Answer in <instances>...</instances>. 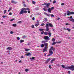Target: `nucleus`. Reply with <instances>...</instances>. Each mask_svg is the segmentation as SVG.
Segmentation results:
<instances>
[{"mask_svg": "<svg viewBox=\"0 0 74 74\" xmlns=\"http://www.w3.org/2000/svg\"><path fill=\"white\" fill-rule=\"evenodd\" d=\"M64 3H61V5H64Z\"/></svg>", "mask_w": 74, "mask_h": 74, "instance_id": "nucleus-56", "label": "nucleus"}, {"mask_svg": "<svg viewBox=\"0 0 74 74\" xmlns=\"http://www.w3.org/2000/svg\"><path fill=\"white\" fill-rule=\"evenodd\" d=\"M67 15H68V16H69V15H71V12H70L69 11H67Z\"/></svg>", "mask_w": 74, "mask_h": 74, "instance_id": "nucleus-9", "label": "nucleus"}, {"mask_svg": "<svg viewBox=\"0 0 74 74\" xmlns=\"http://www.w3.org/2000/svg\"><path fill=\"white\" fill-rule=\"evenodd\" d=\"M55 60H56V58H53V59L52 60H51V63H53V61H55Z\"/></svg>", "mask_w": 74, "mask_h": 74, "instance_id": "nucleus-11", "label": "nucleus"}, {"mask_svg": "<svg viewBox=\"0 0 74 74\" xmlns=\"http://www.w3.org/2000/svg\"><path fill=\"white\" fill-rule=\"evenodd\" d=\"M42 48H43L44 47V44H42L41 46H40Z\"/></svg>", "mask_w": 74, "mask_h": 74, "instance_id": "nucleus-29", "label": "nucleus"}, {"mask_svg": "<svg viewBox=\"0 0 74 74\" xmlns=\"http://www.w3.org/2000/svg\"><path fill=\"white\" fill-rule=\"evenodd\" d=\"M48 40H43L42 41V43H45V42H47Z\"/></svg>", "mask_w": 74, "mask_h": 74, "instance_id": "nucleus-15", "label": "nucleus"}, {"mask_svg": "<svg viewBox=\"0 0 74 74\" xmlns=\"http://www.w3.org/2000/svg\"><path fill=\"white\" fill-rule=\"evenodd\" d=\"M38 25H39V23H37L35 24V26H36V27H37Z\"/></svg>", "mask_w": 74, "mask_h": 74, "instance_id": "nucleus-23", "label": "nucleus"}, {"mask_svg": "<svg viewBox=\"0 0 74 74\" xmlns=\"http://www.w3.org/2000/svg\"><path fill=\"white\" fill-rule=\"evenodd\" d=\"M23 6L24 7H26V4H25V3H24Z\"/></svg>", "mask_w": 74, "mask_h": 74, "instance_id": "nucleus-45", "label": "nucleus"}, {"mask_svg": "<svg viewBox=\"0 0 74 74\" xmlns=\"http://www.w3.org/2000/svg\"><path fill=\"white\" fill-rule=\"evenodd\" d=\"M44 38L45 40H50V38L48 36H45L44 37Z\"/></svg>", "mask_w": 74, "mask_h": 74, "instance_id": "nucleus-5", "label": "nucleus"}, {"mask_svg": "<svg viewBox=\"0 0 74 74\" xmlns=\"http://www.w3.org/2000/svg\"><path fill=\"white\" fill-rule=\"evenodd\" d=\"M52 41H53V42H54L55 41V39L54 38H53L52 39Z\"/></svg>", "mask_w": 74, "mask_h": 74, "instance_id": "nucleus-31", "label": "nucleus"}, {"mask_svg": "<svg viewBox=\"0 0 74 74\" xmlns=\"http://www.w3.org/2000/svg\"><path fill=\"white\" fill-rule=\"evenodd\" d=\"M29 71V69H26L25 70V71H26V72H27Z\"/></svg>", "mask_w": 74, "mask_h": 74, "instance_id": "nucleus-32", "label": "nucleus"}, {"mask_svg": "<svg viewBox=\"0 0 74 74\" xmlns=\"http://www.w3.org/2000/svg\"><path fill=\"white\" fill-rule=\"evenodd\" d=\"M56 1H53V4H55V3H56Z\"/></svg>", "mask_w": 74, "mask_h": 74, "instance_id": "nucleus-47", "label": "nucleus"}, {"mask_svg": "<svg viewBox=\"0 0 74 74\" xmlns=\"http://www.w3.org/2000/svg\"><path fill=\"white\" fill-rule=\"evenodd\" d=\"M48 33L47 32H45L44 33V34H45V35H48Z\"/></svg>", "mask_w": 74, "mask_h": 74, "instance_id": "nucleus-22", "label": "nucleus"}, {"mask_svg": "<svg viewBox=\"0 0 74 74\" xmlns=\"http://www.w3.org/2000/svg\"><path fill=\"white\" fill-rule=\"evenodd\" d=\"M37 23H39V21L38 20H37Z\"/></svg>", "mask_w": 74, "mask_h": 74, "instance_id": "nucleus-57", "label": "nucleus"}, {"mask_svg": "<svg viewBox=\"0 0 74 74\" xmlns=\"http://www.w3.org/2000/svg\"><path fill=\"white\" fill-rule=\"evenodd\" d=\"M32 4H36V2L33 1H32Z\"/></svg>", "mask_w": 74, "mask_h": 74, "instance_id": "nucleus-27", "label": "nucleus"}, {"mask_svg": "<svg viewBox=\"0 0 74 74\" xmlns=\"http://www.w3.org/2000/svg\"><path fill=\"white\" fill-rule=\"evenodd\" d=\"M49 68L50 69H51V65H49Z\"/></svg>", "mask_w": 74, "mask_h": 74, "instance_id": "nucleus-51", "label": "nucleus"}, {"mask_svg": "<svg viewBox=\"0 0 74 74\" xmlns=\"http://www.w3.org/2000/svg\"><path fill=\"white\" fill-rule=\"evenodd\" d=\"M26 37V36L24 35L23 36V38H25Z\"/></svg>", "mask_w": 74, "mask_h": 74, "instance_id": "nucleus-41", "label": "nucleus"}, {"mask_svg": "<svg viewBox=\"0 0 74 74\" xmlns=\"http://www.w3.org/2000/svg\"><path fill=\"white\" fill-rule=\"evenodd\" d=\"M7 49L11 50V49H12V48L10 47H9L7 48Z\"/></svg>", "mask_w": 74, "mask_h": 74, "instance_id": "nucleus-18", "label": "nucleus"}, {"mask_svg": "<svg viewBox=\"0 0 74 74\" xmlns=\"http://www.w3.org/2000/svg\"><path fill=\"white\" fill-rule=\"evenodd\" d=\"M11 3H13L14 4H16V3H18V2H15L13 0H12V1Z\"/></svg>", "mask_w": 74, "mask_h": 74, "instance_id": "nucleus-12", "label": "nucleus"}, {"mask_svg": "<svg viewBox=\"0 0 74 74\" xmlns=\"http://www.w3.org/2000/svg\"><path fill=\"white\" fill-rule=\"evenodd\" d=\"M25 40H21L20 41V43H22V42H24Z\"/></svg>", "mask_w": 74, "mask_h": 74, "instance_id": "nucleus-19", "label": "nucleus"}, {"mask_svg": "<svg viewBox=\"0 0 74 74\" xmlns=\"http://www.w3.org/2000/svg\"><path fill=\"white\" fill-rule=\"evenodd\" d=\"M44 45H45L44 48L43 49V52H45L46 51H47L48 50V44L47 43H45L44 44Z\"/></svg>", "mask_w": 74, "mask_h": 74, "instance_id": "nucleus-4", "label": "nucleus"}, {"mask_svg": "<svg viewBox=\"0 0 74 74\" xmlns=\"http://www.w3.org/2000/svg\"><path fill=\"white\" fill-rule=\"evenodd\" d=\"M39 31H43V30H44V29H39Z\"/></svg>", "mask_w": 74, "mask_h": 74, "instance_id": "nucleus-34", "label": "nucleus"}, {"mask_svg": "<svg viewBox=\"0 0 74 74\" xmlns=\"http://www.w3.org/2000/svg\"><path fill=\"white\" fill-rule=\"evenodd\" d=\"M47 10L49 12H50V13H51V11L52 10H51V8H49Z\"/></svg>", "mask_w": 74, "mask_h": 74, "instance_id": "nucleus-10", "label": "nucleus"}, {"mask_svg": "<svg viewBox=\"0 0 74 74\" xmlns=\"http://www.w3.org/2000/svg\"><path fill=\"white\" fill-rule=\"evenodd\" d=\"M10 34H13L14 33V32H13L12 31H11L10 32Z\"/></svg>", "mask_w": 74, "mask_h": 74, "instance_id": "nucleus-44", "label": "nucleus"}, {"mask_svg": "<svg viewBox=\"0 0 74 74\" xmlns=\"http://www.w3.org/2000/svg\"><path fill=\"white\" fill-rule=\"evenodd\" d=\"M23 56H21V57L20 58V59H22V58H23Z\"/></svg>", "mask_w": 74, "mask_h": 74, "instance_id": "nucleus-46", "label": "nucleus"}, {"mask_svg": "<svg viewBox=\"0 0 74 74\" xmlns=\"http://www.w3.org/2000/svg\"><path fill=\"white\" fill-rule=\"evenodd\" d=\"M34 25H32L31 26V27H32V28H33V29H34Z\"/></svg>", "mask_w": 74, "mask_h": 74, "instance_id": "nucleus-39", "label": "nucleus"}, {"mask_svg": "<svg viewBox=\"0 0 74 74\" xmlns=\"http://www.w3.org/2000/svg\"><path fill=\"white\" fill-rule=\"evenodd\" d=\"M44 14H45V15H47V16H49V14L47 13H45V12L44 13Z\"/></svg>", "mask_w": 74, "mask_h": 74, "instance_id": "nucleus-24", "label": "nucleus"}, {"mask_svg": "<svg viewBox=\"0 0 74 74\" xmlns=\"http://www.w3.org/2000/svg\"><path fill=\"white\" fill-rule=\"evenodd\" d=\"M51 60V58H49L46 61L45 63V64H47L49 62V61Z\"/></svg>", "mask_w": 74, "mask_h": 74, "instance_id": "nucleus-7", "label": "nucleus"}, {"mask_svg": "<svg viewBox=\"0 0 74 74\" xmlns=\"http://www.w3.org/2000/svg\"><path fill=\"white\" fill-rule=\"evenodd\" d=\"M68 74H70V73H71V72H70V71H68Z\"/></svg>", "mask_w": 74, "mask_h": 74, "instance_id": "nucleus-52", "label": "nucleus"}, {"mask_svg": "<svg viewBox=\"0 0 74 74\" xmlns=\"http://www.w3.org/2000/svg\"><path fill=\"white\" fill-rule=\"evenodd\" d=\"M16 24H13L12 26H14V27H16Z\"/></svg>", "mask_w": 74, "mask_h": 74, "instance_id": "nucleus-20", "label": "nucleus"}, {"mask_svg": "<svg viewBox=\"0 0 74 74\" xmlns=\"http://www.w3.org/2000/svg\"><path fill=\"white\" fill-rule=\"evenodd\" d=\"M57 42H53L52 43V45H54L55 44H57Z\"/></svg>", "mask_w": 74, "mask_h": 74, "instance_id": "nucleus-16", "label": "nucleus"}, {"mask_svg": "<svg viewBox=\"0 0 74 74\" xmlns=\"http://www.w3.org/2000/svg\"><path fill=\"white\" fill-rule=\"evenodd\" d=\"M49 26L51 27H53V25L52 24H46V25L45 26V27H46L45 30L46 32L49 31Z\"/></svg>", "mask_w": 74, "mask_h": 74, "instance_id": "nucleus-3", "label": "nucleus"}, {"mask_svg": "<svg viewBox=\"0 0 74 74\" xmlns=\"http://www.w3.org/2000/svg\"><path fill=\"white\" fill-rule=\"evenodd\" d=\"M57 20H59V19H60V18H57Z\"/></svg>", "mask_w": 74, "mask_h": 74, "instance_id": "nucleus-61", "label": "nucleus"}, {"mask_svg": "<svg viewBox=\"0 0 74 74\" xmlns=\"http://www.w3.org/2000/svg\"><path fill=\"white\" fill-rule=\"evenodd\" d=\"M66 30H68V32H70L71 29H69V28H67L66 29Z\"/></svg>", "mask_w": 74, "mask_h": 74, "instance_id": "nucleus-26", "label": "nucleus"}, {"mask_svg": "<svg viewBox=\"0 0 74 74\" xmlns=\"http://www.w3.org/2000/svg\"><path fill=\"white\" fill-rule=\"evenodd\" d=\"M61 66L63 68H64L65 69H66V70H69V69H71L72 71H74V66L73 65H72L70 67H65L64 65H62Z\"/></svg>", "mask_w": 74, "mask_h": 74, "instance_id": "nucleus-1", "label": "nucleus"}, {"mask_svg": "<svg viewBox=\"0 0 74 74\" xmlns=\"http://www.w3.org/2000/svg\"><path fill=\"white\" fill-rule=\"evenodd\" d=\"M66 15H67V14L65 13L64 14V16H66Z\"/></svg>", "mask_w": 74, "mask_h": 74, "instance_id": "nucleus-50", "label": "nucleus"}, {"mask_svg": "<svg viewBox=\"0 0 74 74\" xmlns=\"http://www.w3.org/2000/svg\"><path fill=\"white\" fill-rule=\"evenodd\" d=\"M44 19H45V21H46V22H47V21H48V20L47 18H44Z\"/></svg>", "mask_w": 74, "mask_h": 74, "instance_id": "nucleus-35", "label": "nucleus"}, {"mask_svg": "<svg viewBox=\"0 0 74 74\" xmlns=\"http://www.w3.org/2000/svg\"><path fill=\"white\" fill-rule=\"evenodd\" d=\"M4 12V14H5L6 13V12H7L6 10H5L3 11Z\"/></svg>", "mask_w": 74, "mask_h": 74, "instance_id": "nucleus-42", "label": "nucleus"}, {"mask_svg": "<svg viewBox=\"0 0 74 74\" xmlns=\"http://www.w3.org/2000/svg\"><path fill=\"white\" fill-rule=\"evenodd\" d=\"M32 54L30 53H28L27 54L25 55V56H31Z\"/></svg>", "mask_w": 74, "mask_h": 74, "instance_id": "nucleus-14", "label": "nucleus"}, {"mask_svg": "<svg viewBox=\"0 0 74 74\" xmlns=\"http://www.w3.org/2000/svg\"><path fill=\"white\" fill-rule=\"evenodd\" d=\"M69 21H70L71 22H74V19H71L69 20Z\"/></svg>", "mask_w": 74, "mask_h": 74, "instance_id": "nucleus-25", "label": "nucleus"}, {"mask_svg": "<svg viewBox=\"0 0 74 74\" xmlns=\"http://www.w3.org/2000/svg\"><path fill=\"white\" fill-rule=\"evenodd\" d=\"M14 20H15L14 18L11 19L10 21H11V22H12V21H13Z\"/></svg>", "mask_w": 74, "mask_h": 74, "instance_id": "nucleus-40", "label": "nucleus"}, {"mask_svg": "<svg viewBox=\"0 0 74 74\" xmlns=\"http://www.w3.org/2000/svg\"><path fill=\"white\" fill-rule=\"evenodd\" d=\"M34 19H35V18H34V17H33L32 18V20H33V21H34Z\"/></svg>", "mask_w": 74, "mask_h": 74, "instance_id": "nucleus-58", "label": "nucleus"}, {"mask_svg": "<svg viewBox=\"0 0 74 74\" xmlns=\"http://www.w3.org/2000/svg\"><path fill=\"white\" fill-rule=\"evenodd\" d=\"M71 14H72L73 15H74V12H71Z\"/></svg>", "mask_w": 74, "mask_h": 74, "instance_id": "nucleus-36", "label": "nucleus"}, {"mask_svg": "<svg viewBox=\"0 0 74 74\" xmlns=\"http://www.w3.org/2000/svg\"><path fill=\"white\" fill-rule=\"evenodd\" d=\"M5 17H6V16H3V18H5Z\"/></svg>", "mask_w": 74, "mask_h": 74, "instance_id": "nucleus-59", "label": "nucleus"}, {"mask_svg": "<svg viewBox=\"0 0 74 74\" xmlns=\"http://www.w3.org/2000/svg\"><path fill=\"white\" fill-rule=\"evenodd\" d=\"M49 5H50V3H47V4L46 7L47 8H49Z\"/></svg>", "mask_w": 74, "mask_h": 74, "instance_id": "nucleus-17", "label": "nucleus"}, {"mask_svg": "<svg viewBox=\"0 0 74 74\" xmlns=\"http://www.w3.org/2000/svg\"><path fill=\"white\" fill-rule=\"evenodd\" d=\"M19 14L20 15H22V14H23V10L21 9V11L20 12Z\"/></svg>", "mask_w": 74, "mask_h": 74, "instance_id": "nucleus-8", "label": "nucleus"}, {"mask_svg": "<svg viewBox=\"0 0 74 74\" xmlns=\"http://www.w3.org/2000/svg\"><path fill=\"white\" fill-rule=\"evenodd\" d=\"M57 43H61V42H57Z\"/></svg>", "mask_w": 74, "mask_h": 74, "instance_id": "nucleus-63", "label": "nucleus"}, {"mask_svg": "<svg viewBox=\"0 0 74 74\" xmlns=\"http://www.w3.org/2000/svg\"><path fill=\"white\" fill-rule=\"evenodd\" d=\"M47 54L45 53H44V56H46Z\"/></svg>", "mask_w": 74, "mask_h": 74, "instance_id": "nucleus-62", "label": "nucleus"}, {"mask_svg": "<svg viewBox=\"0 0 74 74\" xmlns=\"http://www.w3.org/2000/svg\"><path fill=\"white\" fill-rule=\"evenodd\" d=\"M10 8H9L8 10V12H10V11H11V10H12V9L11 8V7H10Z\"/></svg>", "mask_w": 74, "mask_h": 74, "instance_id": "nucleus-21", "label": "nucleus"}, {"mask_svg": "<svg viewBox=\"0 0 74 74\" xmlns=\"http://www.w3.org/2000/svg\"><path fill=\"white\" fill-rule=\"evenodd\" d=\"M51 17H55V16H54V15H53V14H51Z\"/></svg>", "mask_w": 74, "mask_h": 74, "instance_id": "nucleus-43", "label": "nucleus"}, {"mask_svg": "<svg viewBox=\"0 0 74 74\" xmlns=\"http://www.w3.org/2000/svg\"><path fill=\"white\" fill-rule=\"evenodd\" d=\"M28 13H29V14H30V10H28Z\"/></svg>", "mask_w": 74, "mask_h": 74, "instance_id": "nucleus-55", "label": "nucleus"}, {"mask_svg": "<svg viewBox=\"0 0 74 74\" xmlns=\"http://www.w3.org/2000/svg\"><path fill=\"white\" fill-rule=\"evenodd\" d=\"M34 58H34V57H32V58H30V59H31V60H33V59H34Z\"/></svg>", "mask_w": 74, "mask_h": 74, "instance_id": "nucleus-28", "label": "nucleus"}, {"mask_svg": "<svg viewBox=\"0 0 74 74\" xmlns=\"http://www.w3.org/2000/svg\"><path fill=\"white\" fill-rule=\"evenodd\" d=\"M41 34H44V31H42L41 32Z\"/></svg>", "mask_w": 74, "mask_h": 74, "instance_id": "nucleus-54", "label": "nucleus"}, {"mask_svg": "<svg viewBox=\"0 0 74 74\" xmlns=\"http://www.w3.org/2000/svg\"><path fill=\"white\" fill-rule=\"evenodd\" d=\"M48 34L49 35V37H51V35H52V34L51 33V32H49L48 33Z\"/></svg>", "mask_w": 74, "mask_h": 74, "instance_id": "nucleus-13", "label": "nucleus"}, {"mask_svg": "<svg viewBox=\"0 0 74 74\" xmlns=\"http://www.w3.org/2000/svg\"><path fill=\"white\" fill-rule=\"evenodd\" d=\"M22 10H23V11H24V10H25H25H28V11H30V9L29 8H23L21 9Z\"/></svg>", "mask_w": 74, "mask_h": 74, "instance_id": "nucleus-6", "label": "nucleus"}, {"mask_svg": "<svg viewBox=\"0 0 74 74\" xmlns=\"http://www.w3.org/2000/svg\"><path fill=\"white\" fill-rule=\"evenodd\" d=\"M22 23V21H20L18 22L17 23Z\"/></svg>", "mask_w": 74, "mask_h": 74, "instance_id": "nucleus-38", "label": "nucleus"}, {"mask_svg": "<svg viewBox=\"0 0 74 74\" xmlns=\"http://www.w3.org/2000/svg\"><path fill=\"white\" fill-rule=\"evenodd\" d=\"M54 9V7H52L51 8V10H52Z\"/></svg>", "mask_w": 74, "mask_h": 74, "instance_id": "nucleus-49", "label": "nucleus"}, {"mask_svg": "<svg viewBox=\"0 0 74 74\" xmlns=\"http://www.w3.org/2000/svg\"><path fill=\"white\" fill-rule=\"evenodd\" d=\"M54 51L55 50V49L53 48V47H50V48L49 50V52L50 54L47 55V56H49L52 55L53 54V51Z\"/></svg>", "mask_w": 74, "mask_h": 74, "instance_id": "nucleus-2", "label": "nucleus"}, {"mask_svg": "<svg viewBox=\"0 0 74 74\" xmlns=\"http://www.w3.org/2000/svg\"><path fill=\"white\" fill-rule=\"evenodd\" d=\"M45 25V24L44 23H42L41 24V26H44Z\"/></svg>", "mask_w": 74, "mask_h": 74, "instance_id": "nucleus-33", "label": "nucleus"}, {"mask_svg": "<svg viewBox=\"0 0 74 74\" xmlns=\"http://www.w3.org/2000/svg\"><path fill=\"white\" fill-rule=\"evenodd\" d=\"M9 15H12V13H10L9 14Z\"/></svg>", "mask_w": 74, "mask_h": 74, "instance_id": "nucleus-53", "label": "nucleus"}, {"mask_svg": "<svg viewBox=\"0 0 74 74\" xmlns=\"http://www.w3.org/2000/svg\"><path fill=\"white\" fill-rule=\"evenodd\" d=\"M70 19H73V16H71L70 17Z\"/></svg>", "mask_w": 74, "mask_h": 74, "instance_id": "nucleus-60", "label": "nucleus"}, {"mask_svg": "<svg viewBox=\"0 0 74 74\" xmlns=\"http://www.w3.org/2000/svg\"><path fill=\"white\" fill-rule=\"evenodd\" d=\"M23 13H27V11L26 10L23 11Z\"/></svg>", "mask_w": 74, "mask_h": 74, "instance_id": "nucleus-37", "label": "nucleus"}, {"mask_svg": "<svg viewBox=\"0 0 74 74\" xmlns=\"http://www.w3.org/2000/svg\"><path fill=\"white\" fill-rule=\"evenodd\" d=\"M19 63H21V62H22V61H21V60H20V61H19Z\"/></svg>", "mask_w": 74, "mask_h": 74, "instance_id": "nucleus-64", "label": "nucleus"}, {"mask_svg": "<svg viewBox=\"0 0 74 74\" xmlns=\"http://www.w3.org/2000/svg\"><path fill=\"white\" fill-rule=\"evenodd\" d=\"M25 51H30V49H25Z\"/></svg>", "mask_w": 74, "mask_h": 74, "instance_id": "nucleus-30", "label": "nucleus"}, {"mask_svg": "<svg viewBox=\"0 0 74 74\" xmlns=\"http://www.w3.org/2000/svg\"><path fill=\"white\" fill-rule=\"evenodd\" d=\"M17 39L18 40H20V38L19 37H17Z\"/></svg>", "mask_w": 74, "mask_h": 74, "instance_id": "nucleus-48", "label": "nucleus"}]
</instances>
